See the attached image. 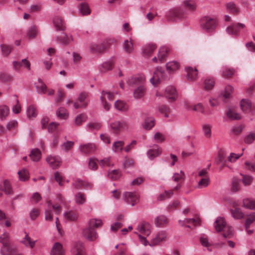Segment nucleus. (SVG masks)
<instances>
[{"label":"nucleus","instance_id":"nucleus-7","mask_svg":"<svg viewBox=\"0 0 255 255\" xmlns=\"http://www.w3.org/2000/svg\"><path fill=\"white\" fill-rule=\"evenodd\" d=\"M111 41V40H107L99 44H92L90 46L91 51L95 53H102L110 47Z\"/></svg>","mask_w":255,"mask_h":255},{"label":"nucleus","instance_id":"nucleus-43","mask_svg":"<svg viewBox=\"0 0 255 255\" xmlns=\"http://www.w3.org/2000/svg\"><path fill=\"white\" fill-rule=\"evenodd\" d=\"M166 69L169 72H173L178 70L179 68V64L176 61H171L168 62L166 65Z\"/></svg>","mask_w":255,"mask_h":255},{"label":"nucleus","instance_id":"nucleus-49","mask_svg":"<svg viewBox=\"0 0 255 255\" xmlns=\"http://www.w3.org/2000/svg\"><path fill=\"white\" fill-rule=\"evenodd\" d=\"M233 90V88L232 86L230 85H228L226 87L225 89V92L224 94H221V96L219 97V98H223L224 100H226L230 98V94Z\"/></svg>","mask_w":255,"mask_h":255},{"label":"nucleus","instance_id":"nucleus-24","mask_svg":"<svg viewBox=\"0 0 255 255\" xmlns=\"http://www.w3.org/2000/svg\"><path fill=\"white\" fill-rule=\"evenodd\" d=\"M126 127L125 123L119 121L114 122L111 124V127L114 132L117 134L121 131V130Z\"/></svg>","mask_w":255,"mask_h":255},{"label":"nucleus","instance_id":"nucleus-31","mask_svg":"<svg viewBox=\"0 0 255 255\" xmlns=\"http://www.w3.org/2000/svg\"><path fill=\"white\" fill-rule=\"evenodd\" d=\"M75 202L78 205H83L86 201L85 194L82 192H77L75 195Z\"/></svg>","mask_w":255,"mask_h":255},{"label":"nucleus","instance_id":"nucleus-55","mask_svg":"<svg viewBox=\"0 0 255 255\" xmlns=\"http://www.w3.org/2000/svg\"><path fill=\"white\" fill-rule=\"evenodd\" d=\"M210 183V178L206 177L202 178L198 182V186L200 188H203L208 186Z\"/></svg>","mask_w":255,"mask_h":255},{"label":"nucleus","instance_id":"nucleus-23","mask_svg":"<svg viewBox=\"0 0 255 255\" xmlns=\"http://www.w3.org/2000/svg\"><path fill=\"white\" fill-rule=\"evenodd\" d=\"M20 243L25 247H29L31 249H32L35 245V241L32 240L31 238L26 233L24 238L21 240Z\"/></svg>","mask_w":255,"mask_h":255},{"label":"nucleus","instance_id":"nucleus-12","mask_svg":"<svg viewBox=\"0 0 255 255\" xmlns=\"http://www.w3.org/2000/svg\"><path fill=\"white\" fill-rule=\"evenodd\" d=\"M137 230L141 234L148 236L151 233V225L146 222H142L137 227Z\"/></svg>","mask_w":255,"mask_h":255},{"label":"nucleus","instance_id":"nucleus-35","mask_svg":"<svg viewBox=\"0 0 255 255\" xmlns=\"http://www.w3.org/2000/svg\"><path fill=\"white\" fill-rule=\"evenodd\" d=\"M240 175L242 177V182L245 186H248L252 184L254 180L252 176L242 173H240Z\"/></svg>","mask_w":255,"mask_h":255},{"label":"nucleus","instance_id":"nucleus-8","mask_svg":"<svg viewBox=\"0 0 255 255\" xmlns=\"http://www.w3.org/2000/svg\"><path fill=\"white\" fill-rule=\"evenodd\" d=\"M89 93L87 92H81L78 98V102H75L73 106L76 110L79 108H85L87 107L88 103L85 101L86 98L89 96Z\"/></svg>","mask_w":255,"mask_h":255},{"label":"nucleus","instance_id":"nucleus-30","mask_svg":"<svg viewBox=\"0 0 255 255\" xmlns=\"http://www.w3.org/2000/svg\"><path fill=\"white\" fill-rule=\"evenodd\" d=\"M125 144L124 141L118 140L115 141L112 145V149L115 152H121L123 150Z\"/></svg>","mask_w":255,"mask_h":255},{"label":"nucleus","instance_id":"nucleus-9","mask_svg":"<svg viewBox=\"0 0 255 255\" xmlns=\"http://www.w3.org/2000/svg\"><path fill=\"white\" fill-rule=\"evenodd\" d=\"M124 196L125 201L132 206L138 201L139 196L136 192H125Z\"/></svg>","mask_w":255,"mask_h":255},{"label":"nucleus","instance_id":"nucleus-52","mask_svg":"<svg viewBox=\"0 0 255 255\" xmlns=\"http://www.w3.org/2000/svg\"><path fill=\"white\" fill-rule=\"evenodd\" d=\"M202 130L205 136L210 138L211 137V127L209 125H204L202 126Z\"/></svg>","mask_w":255,"mask_h":255},{"label":"nucleus","instance_id":"nucleus-19","mask_svg":"<svg viewBox=\"0 0 255 255\" xmlns=\"http://www.w3.org/2000/svg\"><path fill=\"white\" fill-rule=\"evenodd\" d=\"M245 25L243 23H238L237 24H234L227 28V32L232 35H237L239 31V28H244Z\"/></svg>","mask_w":255,"mask_h":255},{"label":"nucleus","instance_id":"nucleus-6","mask_svg":"<svg viewBox=\"0 0 255 255\" xmlns=\"http://www.w3.org/2000/svg\"><path fill=\"white\" fill-rule=\"evenodd\" d=\"M115 94L108 91L103 90L101 92L100 100L102 105L106 111H109L111 108V105L107 102L106 100L113 101L114 99Z\"/></svg>","mask_w":255,"mask_h":255},{"label":"nucleus","instance_id":"nucleus-20","mask_svg":"<svg viewBox=\"0 0 255 255\" xmlns=\"http://www.w3.org/2000/svg\"><path fill=\"white\" fill-rule=\"evenodd\" d=\"M51 255H65L62 245L59 243H55L51 249Z\"/></svg>","mask_w":255,"mask_h":255},{"label":"nucleus","instance_id":"nucleus-61","mask_svg":"<svg viewBox=\"0 0 255 255\" xmlns=\"http://www.w3.org/2000/svg\"><path fill=\"white\" fill-rule=\"evenodd\" d=\"M80 10L83 15H87L90 13V10L88 4L85 2L81 4Z\"/></svg>","mask_w":255,"mask_h":255},{"label":"nucleus","instance_id":"nucleus-33","mask_svg":"<svg viewBox=\"0 0 255 255\" xmlns=\"http://www.w3.org/2000/svg\"><path fill=\"white\" fill-rule=\"evenodd\" d=\"M154 119L152 117L148 118L145 120L143 124V128L146 130H149L154 126Z\"/></svg>","mask_w":255,"mask_h":255},{"label":"nucleus","instance_id":"nucleus-16","mask_svg":"<svg viewBox=\"0 0 255 255\" xmlns=\"http://www.w3.org/2000/svg\"><path fill=\"white\" fill-rule=\"evenodd\" d=\"M162 152V150L158 145H153L151 148L147 151V155L150 159H152L155 157L159 155Z\"/></svg>","mask_w":255,"mask_h":255},{"label":"nucleus","instance_id":"nucleus-36","mask_svg":"<svg viewBox=\"0 0 255 255\" xmlns=\"http://www.w3.org/2000/svg\"><path fill=\"white\" fill-rule=\"evenodd\" d=\"M0 189L4 192L6 194L10 195L12 193L13 191L9 182L5 180H4L3 183V186L0 185Z\"/></svg>","mask_w":255,"mask_h":255},{"label":"nucleus","instance_id":"nucleus-56","mask_svg":"<svg viewBox=\"0 0 255 255\" xmlns=\"http://www.w3.org/2000/svg\"><path fill=\"white\" fill-rule=\"evenodd\" d=\"M87 119L86 115L82 113L77 116L75 119V124L77 126L80 125L83 122H84Z\"/></svg>","mask_w":255,"mask_h":255},{"label":"nucleus","instance_id":"nucleus-51","mask_svg":"<svg viewBox=\"0 0 255 255\" xmlns=\"http://www.w3.org/2000/svg\"><path fill=\"white\" fill-rule=\"evenodd\" d=\"M235 73V70L231 68H225L222 73V75L225 78H229L232 77Z\"/></svg>","mask_w":255,"mask_h":255},{"label":"nucleus","instance_id":"nucleus-32","mask_svg":"<svg viewBox=\"0 0 255 255\" xmlns=\"http://www.w3.org/2000/svg\"><path fill=\"white\" fill-rule=\"evenodd\" d=\"M156 48V46L153 44H149L143 48V53L144 56H149Z\"/></svg>","mask_w":255,"mask_h":255},{"label":"nucleus","instance_id":"nucleus-3","mask_svg":"<svg viewBox=\"0 0 255 255\" xmlns=\"http://www.w3.org/2000/svg\"><path fill=\"white\" fill-rule=\"evenodd\" d=\"M56 214H59L61 211V207L58 205H53L50 201L47 202V208L45 212V218L46 221H52L53 217L52 211Z\"/></svg>","mask_w":255,"mask_h":255},{"label":"nucleus","instance_id":"nucleus-10","mask_svg":"<svg viewBox=\"0 0 255 255\" xmlns=\"http://www.w3.org/2000/svg\"><path fill=\"white\" fill-rule=\"evenodd\" d=\"M185 12L180 9H174L171 10L167 14L168 20H173L174 19H181L185 17Z\"/></svg>","mask_w":255,"mask_h":255},{"label":"nucleus","instance_id":"nucleus-17","mask_svg":"<svg viewBox=\"0 0 255 255\" xmlns=\"http://www.w3.org/2000/svg\"><path fill=\"white\" fill-rule=\"evenodd\" d=\"M187 72V78L188 80L194 81L196 79L198 75V70L196 68L186 67L185 68Z\"/></svg>","mask_w":255,"mask_h":255},{"label":"nucleus","instance_id":"nucleus-59","mask_svg":"<svg viewBox=\"0 0 255 255\" xmlns=\"http://www.w3.org/2000/svg\"><path fill=\"white\" fill-rule=\"evenodd\" d=\"M77 253L75 255H85V252L83 244L82 243H77L75 246Z\"/></svg>","mask_w":255,"mask_h":255},{"label":"nucleus","instance_id":"nucleus-34","mask_svg":"<svg viewBox=\"0 0 255 255\" xmlns=\"http://www.w3.org/2000/svg\"><path fill=\"white\" fill-rule=\"evenodd\" d=\"M29 156L32 161H38L41 158V153L39 149L35 148L31 150Z\"/></svg>","mask_w":255,"mask_h":255},{"label":"nucleus","instance_id":"nucleus-47","mask_svg":"<svg viewBox=\"0 0 255 255\" xmlns=\"http://www.w3.org/2000/svg\"><path fill=\"white\" fill-rule=\"evenodd\" d=\"M199 220L192 218H186L183 220H180L179 221V224L181 226H183L186 224H193L196 225L199 224Z\"/></svg>","mask_w":255,"mask_h":255},{"label":"nucleus","instance_id":"nucleus-46","mask_svg":"<svg viewBox=\"0 0 255 255\" xmlns=\"http://www.w3.org/2000/svg\"><path fill=\"white\" fill-rule=\"evenodd\" d=\"M145 89L144 86H140L137 88L134 91V97L135 98H140L142 97L145 93Z\"/></svg>","mask_w":255,"mask_h":255},{"label":"nucleus","instance_id":"nucleus-41","mask_svg":"<svg viewBox=\"0 0 255 255\" xmlns=\"http://www.w3.org/2000/svg\"><path fill=\"white\" fill-rule=\"evenodd\" d=\"M57 40L63 44H68L73 40L71 36H68L65 33H63L60 37H57Z\"/></svg>","mask_w":255,"mask_h":255},{"label":"nucleus","instance_id":"nucleus-4","mask_svg":"<svg viewBox=\"0 0 255 255\" xmlns=\"http://www.w3.org/2000/svg\"><path fill=\"white\" fill-rule=\"evenodd\" d=\"M166 79L164 70L160 67L156 68L153 73V75L150 79V83L154 86L158 84L161 81Z\"/></svg>","mask_w":255,"mask_h":255},{"label":"nucleus","instance_id":"nucleus-22","mask_svg":"<svg viewBox=\"0 0 255 255\" xmlns=\"http://www.w3.org/2000/svg\"><path fill=\"white\" fill-rule=\"evenodd\" d=\"M169 49L166 47H161L158 51V59L160 63H163L166 60Z\"/></svg>","mask_w":255,"mask_h":255},{"label":"nucleus","instance_id":"nucleus-27","mask_svg":"<svg viewBox=\"0 0 255 255\" xmlns=\"http://www.w3.org/2000/svg\"><path fill=\"white\" fill-rule=\"evenodd\" d=\"M53 23L57 30H65L64 23L60 17L55 16L53 19Z\"/></svg>","mask_w":255,"mask_h":255},{"label":"nucleus","instance_id":"nucleus-57","mask_svg":"<svg viewBox=\"0 0 255 255\" xmlns=\"http://www.w3.org/2000/svg\"><path fill=\"white\" fill-rule=\"evenodd\" d=\"M231 190L233 192H236L240 190L239 181L237 178H234L232 182Z\"/></svg>","mask_w":255,"mask_h":255},{"label":"nucleus","instance_id":"nucleus-40","mask_svg":"<svg viewBox=\"0 0 255 255\" xmlns=\"http://www.w3.org/2000/svg\"><path fill=\"white\" fill-rule=\"evenodd\" d=\"M168 222L167 218L163 215L157 217L155 219V224L157 227H162Z\"/></svg>","mask_w":255,"mask_h":255},{"label":"nucleus","instance_id":"nucleus-64","mask_svg":"<svg viewBox=\"0 0 255 255\" xmlns=\"http://www.w3.org/2000/svg\"><path fill=\"white\" fill-rule=\"evenodd\" d=\"M245 168L251 172H255V163L249 161L245 162Z\"/></svg>","mask_w":255,"mask_h":255},{"label":"nucleus","instance_id":"nucleus-15","mask_svg":"<svg viewBox=\"0 0 255 255\" xmlns=\"http://www.w3.org/2000/svg\"><path fill=\"white\" fill-rule=\"evenodd\" d=\"M165 96L171 102L175 100L177 96L174 87L172 86L167 87L165 90Z\"/></svg>","mask_w":255,"mask_h":255},{"label":"nucleus","instance_id":"nucleus-54","mask_svg":"<svg viewBox=\"0 0 255 255\" xmlns=\"http://www.w3.org/2000/svg\"><path fill=\"white\" fill-rule=\"evenodd\" d=\"M20 180L24 181L29 178L28 172L26 169L21 170L18 172Z\"/></svg>","mask_w":255,"mask_h":255},{"label":"nucleus","instance_id":"nucleus-2","mask_svg":"<svg viewBox=\"0 0 255 255\" xmlns=\"http://www.w3.org/2000/svg\"><path fill=\"white\" fill-rule=\"evenodd\" d=\"M214 227L217 232L223 231V234L224 238H230L233 235V230L231 227L227 225L225 219L221 217H218L214 222Z\"/></svg>","mask_w":255,"mask_h":255},{"label":"nucleus","instance_id":"nucleus-60","mask_svg":"<svg viewBox=\"0 0 255 255\" xmlns=\"http://www.w3.org/2000/svg\"><path fill=\"white\" fill-rule=\"evenodd\" d=\"M100 165L102 167L109 166L111 164V158L110 157L104 158L103 159L97 160Z\"/></svg>","mask_w":255,"mask_h":255},{"label":"nucleus","instance_id":"nucleus-28","mask_svg":"<svg viewBox=\"0 0 255 255\" xmlns=\"http://www.w3.org/2000/svg\"><path fill=\"white\" fill-rule=\"evenodd\" d=\"M179 187V186H176L175 188H174L173 189L171 190L165 191L163 193L160 194L158 197V200L162 201L171 197L173 194V191L177 190Z\"/></svg>","mask_w":255,"mask_h":255},{"label":"nucleus","instance_id":"nucleus-1","mask_svg":"<svg viewBox=\"0 0 255 255\" xmlns=\"http://www.w3.org/2000/svg\"><path fill=\"white\" fill-rule=\"evenodd\" d=\"M0 243L3 247L0 250L1 255H11L13 253L16 252V248L10 245L9 235L8 233L5 232L0 236Z\"/></svg>","mask_w":255,"mask_h":255},{"label":"nucleus","instance_id":"nucleus-37","mask_svg":"<svg viewBox=\"0 0 255 255\" xmlns=\"http://www.w3.org/2000/svg\"><path fill=\"white\" fill-rule=\"evenodd\" d=\"M182 4L185 8L192 11L195 10L196 7L195 3L191 0H185Z\"/></svg>","mask_w":255,"mask_h":255},{"label":"nucleus","instance_id":"nucleus-44","mask_svg":"<svg viewBox=\"0 0 255 255\" xmlns=\"http://www.w3.org/2000/svg\"><path fill=\"white\" fill-rule=\"evenodd\" d=\"M232 217L235 219H241L244 217V214L240 208H236L235 209H231Z\"/></svg>","mask_w":255,"mask_h":255},{"label":"nucleus","instance_id":"nucleus-18","mask_svg":"<svg viewBox=\"0 0 255 255\" xmlns=\"http://www.w3.org/2000/svg\"><path fill=\"white\" fill-rule=\"evenodd\" d=\"M240 107L243 111H255V106L252 105L250 101L247 99H243L240 102Z\"/></svg>","mask_w":255,"mask_h":255},{"label":"nucleus","instance_id":"nucleus-29","mask_svg":"<svg viewBox=\"0 0 255 255\" xmlns=\"http://www.w3.org/2000/svg\"><path fill=\"white\" fill-rule=\"evenodd\" d=\"M243 128L242 125L233 126L231 128L229 134L232 137H237L242 133Z\"/></svg>","mask_w":255,"mask_h":255},{"label":"nucleus","instance_id":"nucleus-50","mask_svg":"<svg viewBox=\"0 0 255 255\" xmlns=\"http://www.w3.org/2000/svg\"><path fill=\"white\" fill-rule=\"evenodd\" d=\"M247 219L245 222V227L248 229L250 226L255 221V212H253L251 214L247 215Z\"/></svg>","mask_w":255,"mask_h":255},{"label":"nucleus","instance_id":"nucleus-26","mask_svg":"<svg viewBox=\"0 0 255 255\" xmlns=\"http://www.w3.org/2000/svg\"><path fill=\"white\" fill-rule=\"evenodd\" d=\"M123 49L126 53L130 54L133 52L134 50L133 43L131 39L128 40L126 39L123 43Z\"/></svg>","mask_w":255,"mask_h":255},{"label":"nucleus","instance_id":"nucleus-13","mask_svg":"<svg viewBox=\"0 0 255 255\" xmlns=\"http://www.w3.org/2000/svg\"><path fill=\"white\" fill-rule=\"evenodd\" d=\"M79 149L81 152L86 154H88L96 151L97 146L95 143H88L80 145Z\"/></svg>","mask_w":255,"mask_h":255},{"label":"nucleus","instance_id":"nucleus-45","mask_svg":"<svg viewBox=\"0 0 255 255\" xmlns=\"http://www.w3.org/2000/svg\"><path fill=\"white\" fill-rule=\"evenodd\" d=\"M243 206L246 208L255 210V201L251 199H245L243 200Z\"/></svg>","mask_w":255,"mask_h":255},{"label":"nucleus","instance_id":"nucleus-39","mask_svg":"<svg viewBox=\"0 0 255 255\" xmlns=\"http://www.w3.org/2000/svg\"><path fill=\"white\" fill-rule=\"evenodd\" d=\"M64 216L66 220L73 221L78 219V214L74 211H68L64 214Z\"/></svg>","mask_w":255,"mask_h":255},{"label":"nucleus","instance_id":"nucleus-58","mask_svg":"<svg viewBox=\"0 0 255 255\" xmlns=\"http://www.w3.org/2000/svg\"><path fill=\"white\" fill-rule=\"evenodd\" d=\"M108 176L112 180H117L121 176V172L119 170H113L108 174Z\"/></svg>","mask_w":255,"mask_h":255},{"label":"nucleus","instance_id":"nucleus-21","mask_svg":"<svg viewBox=\"0 0 255 255\" xmlns=\"http://www.w3.org/2000/svg\"><path fill=\"white\" fill-rule=\"evenodd\" d=\"M166 237V232L161 231L156 234L155 237L152 240L151 242L153 245H156L161 242L165 241Z\"/></svg>","mask_w":255,"mask_h":255},{"label":"nucleus","instance_id":"nucleus-42","mask_svg":"<svg viewBox=\"0 0 255 255\" xmlns=\"http://www.w3.org/2000/svg\"><path fill=\"white\" fill-rule=\"evenodd\" d=\"M241 118L242 116L239 113H226V118L224 117L225 121L239 120Z\"/></svg>","mask_w":255,"mask_h":255},{"label":"nucleus","instance_id":"nucleus-53","mask_svg":"<svg viewBox=\"0 0 255 255\" xmlns=\"http://www.w3.org/2000/svg\"><path fill=\"white\" fill-rule=\"evenodd\" d=\"M215 85V81L213 78L206 79L204 81V88L209 90L212 89Z\"/></svg>","mask_w":255,"mask_h":255},{"label":"nucleus","instance_id":"nucleus-62","mask_svg":"<svg viewBox=\"0 0 255 255\" xmlns=\"http://www.w3.org/2000/svg\"><path fill=\"white\" fill-rule=\"evenodd\" d=\"M145 79V78L144 75H139L132 78L131 79V83L135 84L142 83L144 81Z\"/></svg>","mask_w":255,"mask_h":255},{"label":"nucleus","instance_id":"nucleus-48","mask_svg":"<svg viewBox=\"0 0 255 255\" xmlns=\"http://www.w3.org/2000/svg\"><path fill=\"white\" fill-rule=\"evenodd\" d=\"M89 224L91 228H99L102 226L103 222L99 219H91L89 222Z\"/></svg>","mask_w":255,"mask_h":255},{"label":"nucleus","instance_id":"nucleus-14","mask_svg":"<svg viewBox=\"0 0 255 255\" xmlns=\"http://www.w3.org/2000/svg\"><path fill=\"white\" fill-rule=\"evenodd\" d=\"M83 235L85 238L90 241H94L97 238V234L94 228L89 227L83 231Z\"/></svg>","mask_w":255,"mask_h":255},{"label":"nucleus","instance_id":"nucleus-38","mask_svg":"<svg viewBox=\"0 0 255 255\" xmlns=\"http://www.w3.org/2000/svg\"><path fill=\"white\" fill-rule=\"evenodd\" d=\"M226 7L227 9H228L230 12L232 13L237 14L239 12V8L233 2H229L227 3L226 4Z\"/></svg>","mask_w":255,"mask_h":255},{"label":"nucleus","instance_id":"nucleus-63","mask_svg":"<svg viewBox=\"0 0 255 255\" xmlns=\"http://www.w3.org/2000/svg\"><path fill=\"white\" fill-rule=\"evenodd\" d=\"M74 142L72 141H67L64 142L62 145L61 147L65 151H68L74 146Z\"/></svg>","mask_w":255,"mask_h":255},{"label":"nucleus","instance_id":"nucleus-11","mask_svg":"<svg viewBox=\"0 0 255 255\" xmlns=\"http://www.w3.org/2000/svg\"><path fill=\"white\" fill-rule=\"evenodd\" d=\"M46 161L49 164V166L53 169L58 168L61 162V158L59 156H48L46 159Z\"/></svg>","mask_w":255,"mask_h":255},{"label":"nucleus","instance_id":"nucleus-25","mask_svg":"<svg viewBox=\"0 0 255 255\" xmlns=\"http://www.w3.org/2000/svg\"><path fill=\"white\" fill-rule=\"evenodd\" d=\"M115 107L118 111L126 112L129 110L128 105L124 101L117 100L115 103Z\"/></svg>","mask_w":255,"mask_h":255},{"label":"nucleus","instance_id":"nucleus-5","mask_svg":"<svg viewBox=\"0 0 255 255\" xmlns=\"http://www.w3.org/2000/svg\"><path fill=\"white\" fill-rule=\"evenodd\" d=\"M200 24L202 29L206 31H209L215 28L216 21L212 18L204 16L200 19Z\"/></svg>","mask_w":255,"mask_h":255}]
</instances>
